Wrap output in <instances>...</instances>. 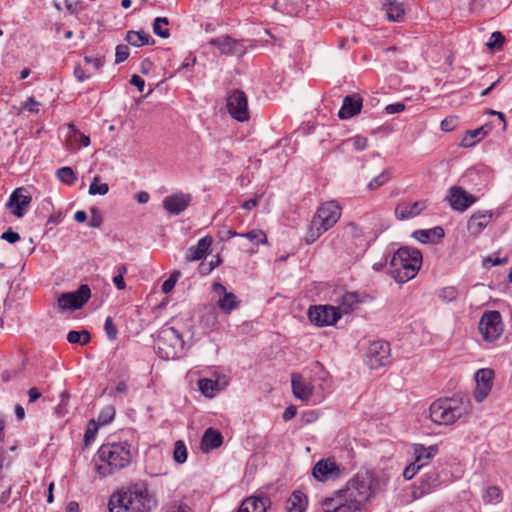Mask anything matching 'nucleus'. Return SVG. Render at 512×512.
<instances>
[{"label": "nucleus", "mask_w": 512, "mask_h": 512, "mask_svg": "<svg viewBox=\"0 0 512 512\" xmlns=\"http://www.w3.org/2000/svg\"><path fill=\"white\" fill-rule=\"evenodd\" d=\"M184 344L183 334L168 322L158 331L156 347L161 358L167 360L178 358L183 352Z\"/></svg>", "instance_id": "0eeeda50"}, {"label": "nucleus", "mask_w": 512, "mask_h": 512, "mask_svg": "<svg viewBox=\"0 0 512 512\" xmlns=\"http://www.w3.org/2000/svg\"><path fill=\"white\" fill-rule=\"evenodd\" d=\"M427 207L426 200L415 202L402 201L395 208V216L398 220H407L418 216Z\"/></svg>", "instance_id": "a211bd4d"}, {"label": "nucleus", "mask_w": 512, "mask_h": 512, "mask_svg": "<svg viewBox=\"0 0 512 512\" xmlns=\"http://www.w3.org/2000/svg\"><path fill=\"white\" fill-rule=\"evenodd\" d=\"M74 76L79 82H84L85 80L91 77L90 75L85 73L84 69L80 65L75 66Z\"/></svg>", "instance_id": "0e129e2a"}, {"label": "nucleus", "mask_w": 512, "mask_h": 512, "mask_svg": "<svg viewBox=\"0 0 512 512\" xmlns=\"http://www.w3.org/2000/svg\"><path fill=\"white\" fill-rule=\"evenodd\" d=\"M229 382V376H222L217 380L201 378L198 380V388L204 397L211 399L223 391L228 386Z\"/></svg>", "instance_id": "f3484780"}, {"label": "nucleus", "mask_w": 512, "mask_h": 512, "mask_svg": "<svg viewBox=\"0 0 512 512\" xmlns=\"http://www.w3.org/2000/svg\"><path fill=\"white\" fill-rule=\"evenodd\" d=\"M382 9L391 22H401L406 13L405 4L398 0H384Z\"/></svg>", "instance_id": "393cba45"}, {"label": "nucleus", "mask_w": 512, "mask_h": 512, "mask_svg": "<svg viewBox=\"0 0 512 512\" xmlns=\"http://www.w3.org/2000/svg\"><path fill=\"white\" fill-rule=\"evenodd\" d=\"M347 142H351L352 146L357 151H363L367 148L368 139L361 135H356L347 140Z\"/></svg>", "instance_id": "8fccbe9b"}, {"label": "nucleus", "mask_w": 512, "mask_h": 512, "mask_svg": "<svg viewBox=\"0 0 512 512\" xmlns=\"http://www.w3.org/2000/svg\"><path fill=\"white\" fill-rule=\"evenodd\" d=\"M98 425L95 420H90L87 426V429L84 434V442L88 445L91 441L94 440L96 433L98 431Z\"/></svg>", "instance_id": "a18cd8bd"}, {"label": "nucleus", "mask_w": 512, "mask_h": 512, "mask_svg": "<svg viewBox=\"0 0 512 512\" xmlns=\"http://www.w3.org/2000/svg\"><path fill=\"white\" fill-rule=\"evenodd\" d=\"M222 443V434L214 428H208L203 434L201 447L204 450L216 449L220 447Z\"/></svg>", "instance_id": "2f4dec72"}, {"label": "nucleus", "mask_w": 512, "mask_h": 512, "mask_svg": "<svg viewBox=\"0 0 512 512\" xmlns=\"http://www.w3.org/2000/svg\"><path fill=\"white\" fill-rule=\"evenodd\" d=\"M130 55L129 48L127 45L120 44L116 47L115 52V63L119 64L125 61Z\"/></svg>", "instance_id": "3c124183"}, {"label": "nucleus", "mask_w": 512, "mask_h": 512, "mask_svg": "<svg viewBox=\"0 0 512 512\" xmlns=\"http://www.w3.org/2000/svg\"><path fill=\"white\" fill-rule=\"evenodd\" d=\"M249 509V512H266V506L263 499L258 497H248L242 501Z\"/></svg>", "instance_id": "a19ab883"}, {"label": "nucleus", "mask_w": 512, "mask_h": 512, "mask_svg": "<svg viewBox=\"0 0 512 512\" xmlns=\"http://www.w3.org/2000/svg\"><path fill=\"white\" fill-rule=\"evenodd\" d=\"M226 106L231 117L239 122L248 121V99L242 90L234 89L228 92Z\"/></svg>", "instance_id": "9d476101"}, {"label": "nucleus", "mask_w": 512, "mask_h": 512, "mask_svg": "<svg viewBox=\"0 0 512 512\" xmlns=\"http://www.w3.org/2000/svg\"><path fill=\"white\" fill-rule=\"evenodd\" d=\"M486 495L489 501L498 502L501 499V489L496 485L489 486L486 490Z\"/></svg>", "instance_id": "864d4df0"}, {"label": "nucleus", "mask_w": 512, "mask_h": 512, "mask_svg": "<svg viewBox=\"0 0 512 512\" xmlns=\"http://www.w3.org/2000/svg\"><path fill=\"white\" fill-rule=\"evenodd\" d=\"M90 297L89 286L82 284L76 291L61 294L58 298V306L62 310L80 309Z\"/></svg>", "instance_id": "9b49d317"}, {"label": "nucleus", "mask_w": 512, "mask_h": 512, "mask_svg": "<svg viewBox=\"0 0 512 512\" xmlns=\"http://www.w3.org/2000/svg\"><path fill=\"white\" fill-rule=\"evenodd\" d=\"M38 106L39 102L36 101L34 98L30 97L26 100L24 104V108L30 112H38Z\"/></svg>", "instance_id": "338daca9"}, {"label": "nucleus", "mask_w": 512, "mask_h": 512, "mask_svg": "<svg viewBox=\"0 0 512 512\" xmlns=\"http://www.w3.org/2000/svg\"><path fill=\"white\" fill-rule=\"evenodd\" d=\"M66 9L72 14H78L82 10L81 0H65Z\"/></svg>", "instance_id": "5fc2aeb1"}, {"label": "nucleus", "mask_w": 512, "mask_h": 512, "mask_svg": "<svg viewBox=\"0 0 512 512\" xmlns=\"http://www.w3.org/2000/svg\"><path fill=\"white\" fill-rule=\"evenodd\" d=\"M56 177L60 182L65 183L69 186H72L77 180L76 173L71 167L68 166L57 169Z\"/></svg>", "instance_id": "c9c22d12"}, {"label": "nucleus", "mask_w": 512, "mask_h": 512, "mask_svg": "<svg viewBox=\"0 0 512 512\" xmlns=\"http://www.w3.org/2000/svg\"><path fill=\"white\" fill-rule=\"evenodd\" d=\"M91 339L90 332L88 330H71L67 334V340L71 344L86 345Z\"/></svg>", "instance_id": "f704fd0d"}, {"label": "nucleus", "mask_w": 512, "mask_h": 512, "mask_svg": "<svg viewBox=\"0 0 512 512\" xmlns=\"http://www.w3.org/2000/svg\"><path fill=\"white\" fill-rule=\"evenodd\" d=\"M181 273L179 271H174L167 280H165L162 284V292L167 294L172 291L174 288L178 278L180 277Z\"/></svg>", "instance_id": "49530a36"}, {"label": "nucleus", "mask_w": 512, "mask_h": 512, "mask_svg": "<svg viewBox=\"0 0 512 512\" xmlns=\"http://www.w3.org/2000/svg\"><path fill=\"white\" fill-rule=\"evenodd\" d=\"M31 203V196L24 194L22 188H17L11 194L8 207L11 209L13 215L21 218L26 213L27 208Z\"/></svg>", "instance_id": "aec40b11"}, {"label": "nucleus", "mask_w": 512, "mask_h": 512, "mask_svg": "<svg viewBox=\"0 0 512 512\" xmlns=\"http://www.w3.org/2000/svg\"><path fill=\"white\" fill-rule=\"evenodd\" d=\"M494 372L491 369H479L475 374L476 389L474 398L477 402H482L490 393L493 384Z\"/></svg>", "instance_id": "dca6fc26"}, {"label": "nucleus", "mask_w": 512, "mask_h": 512, "mask_svg": "<svg viewBox=\"0 0 512 512\" xmlns=\"http://www.w3.org/2000/svg\"><path fill=\"white\" fill-rule=\"evenodd\" d=\"M340 492L346 512H368V502L373 493L371 474L368 471L357 473Z\"/></svg>", "instance_id": "7ed1b4c3"}, {"label": "nucleus", "mask_w": 512, "mask_h": 512, "mask_svg": "<svg viewBox=\"0 0 512 512\" xmlns=\"http://www.w3.org/2000/svg\"><path fill=\"white\" fill-rule=\"evenodd\" d=\"M404 109H405V105L400 102L389 104L385 108V110L388 114L400 113V112L404 111Z\"/></svg>", "instance_id": "e2e57ef3"}, {"label": "nucleus", "mask_w": 512, "mask_h": 512, "mask_svg": "<svg viewBox=\"0 0 512 512\" xmlns=\"http://www.w3.org/2000/svg\"><path fill=\"white\" fill-rule=\"evenodd\" d=\"M97 456L101 463H95L94 470L101 477H107L130 464L131 445L127 441L107 442L99 447Z\"/></svg>", "instance_id": "f03ea898"}, {"label": "nucleus", "mask_w": 512, "mask_h": 512, "mask_svg": "<svg viewBox=\"0 0 512 512\" xmlns=\"http://www.w3.org/2000/svg\"><path fill=\"white\" fill-rule=\"evenodd\" d=\"M90 212H91V217H90V221H89V226L93 227V228H99L103 222L101 213L99 212V210L97 208H94V207L90 209Z\"/></svg>", "instance_id": "603ef678"}, {"label": "nucleus", "mask_w": 512, "mask_h": 512, "mask_svg": "<svg viewBox=\"0 0 512 512\" xmlns=\"http://www.w3.org/2000/svg\"><path fill=\"white\" fill-rule=\"evenodd\" d=\"M125 41L134 47L154 44V39L144 31L130 30L126 33Z\"/></svg>", "instance_id": "72a5a7b5"}, {"label": "nucleus", "mask_w": 512, "mask_h": 512, "mask_svg": "<svg viewBox=\"0 0 512 512\" xmlns=\"http://www.w3.org/2000/svg\"><path fill=\"white\" fill-rule=\"evenodd\" d=\"M470 412L469 399L460 396L439 398L429 407V417L437 425H452Z\"/></svg>", "instance_id": "20e7f679"}, {"label": "nucleus", "mask_w": 512, "mask_h": 512, "mask_svg": "<svg viewBox=\"0 0 512 512\" xmlns=\"http://www.w3.org/2000/svg\"><path fill=\"white\" fill-rule=\"evenodd\" d=\"M478 330L487 342L496 341L503 333V322H478Z\"/></svg>", "instance_id": "bb28decb"}, {"label": "nucleus", "mask_w": 512, "mask_h": 512, "mask_svg": "<svg viewBox=\"0 0 512 512\" xmlns=\"http://www.w3.org/2000/svg\"><path fill=\"white\" fill-rule=\"evenodd\" d=\"M162 512H193L181 494L173 495L163 504Z\"/></svg>", "instance_id": "7c9ffc66"}, {"label": "nucleus", "mask_w": 512, "mask_h": 512, "mask_svg": "<svg viewBox=\"0 0 512 512\" xmlns=\"http://www.w3.org/2000/svg\"><path fill=\"white\" fill-rule=\"evenodd\" d=\"M420 470L419 466H417L414 462L410 463L405 467L403 471V477L406 480H411Z\"/></svg>", "instance_id": "4d7b16f0"}, {"label": "nucleus", "mask_w": 512, "mask_h": 512, "mask_svg": "<svg viewBox=\"0 0 512 512\" xmlns=\"http://www.w3.org/2000/svg\"><path fill=\"white\" fill-rule=\"evenodd\" d=\"M442 483L440 474L437 470L431 469L421 476L419 484L412 490V497L419 499L427 494L434 492Z\"/></svg>", "instance_id": "ddd939ff"}, {"label": "nucleus", "mask_w": 512, "mask_h": 512, "mask_svg": "<svg viewBox=\"0 0 512 512\" xmlns=\"http://www.w3.org/2000/svg\"><path fill=\"white\" fill-rule=\"evenodd\" d=\"M432 230H416L413 233L415 239L421 243H427L430 240Z\"/></svg>", "instance_id": "052dcab7"}, {"label": "nucleus", "mask_w": 512, "mask_h": 512, "mask_svg": "<svg viewBox=\"0 0 512 512\" xmlns=\"http://www.w3.org/2000/svg\"><path fill=\"white\" fill-rule=\"evenodd\" d=\"M191 200L190 194L179 192L165 197L163 207L168 213L178 215L190 205Z\"/></svg>", "instance_id": "6ab92c4d"}, {"label": "nucleus", "mask_w": 512, "mask_h": 512, "mask_svg": "<svg viewBox=\"0 0 512 512\" xmlns=\"http://www.w3.org/2000/svg\"><path fill=\"white\" fill-rule=\"evenodd\" d=\"M343 471L344 468L338 465L334 458H326L319 460L314 465L312 475L316 480L326 482L340 478Z\"/></svg>", "instance_id": "f8f14e48"}, {"label": "nucleus", "mask_w": 512, "mask_h": 512, "mask_svg": "<svg viewBox=\"0 0 512 512\" xmlns=\"http://www.w3.org/2000/svg\"><path fill=\"white\" fill-rule=\"evenodd\" d=\"M130 83L138 88L140 92H143L145 81L139 75H133L131 77Z\"/></svg>", "instance_id": "774afa93"}, {"label": "nucleus", "mask_w": 512, "mask_h": 512, "mask_svg": "<svg viewBox=\"0 0 512 512\" xmlns=\"http://www.w3.org/2000/svg\"><path fill=\"white\" fill-rule=\"evenodd\" d=\"M456 122L455 117H446L441 121V129L445 132H450L455 129Z\"/></svg>", "instance_id": "bf43d9fd"}, {"label": "nucleus", "mask_w": 512, "mask_h": 512, "mask_svg": "<svg viewBox=\"0 0 512 512\" xmlns=\"http://www.w3.org/2000/svg\"><path fill=\"white\" fill-rule=\"evenodd\" d=\"M104 330L110 340H115L117 338L118 329L114 322H105Z\"/></svg>", "instance_id": "13d9d810"}, {"label": "nucleus", "mask_w": 512, "mask_h": 512, "mask_svg": "<svg viewBox=\"0 0 512 512\" xmlns=\"http://www.w3.org/2000/svg\"><path fill=\"white\" fill-rule=\"evenodd\" d=\"M364 362L370 369H378L388 365L391 362L389 342L384 340L371 342L366 350Z\"/></svg>", "instance_id": "1a4fd4ad"}, {"label": "nucleus", "mask_w": 512, "mask_h": 512, "mask_svg": "<svg viewBox=\"0 0 512 512\" xmlns=\"http://www.w3.org/2000/svg\"><path fill=\"white\" fill-rule=\"evenodd\" d=\"M168 24L169 20L166 17L155 18L153 22V32L161 38H168L170 36L169 29L163 27Z\"/></svg>", "instance_id": "4c0bfd02"}, {"label": "nucleus", "mask_w": 512, "mask_h": 512, "mask_svg": "<svg viewBox=\"0 0 512 512\" xmlns=\"http://www.w3.org/2000/svg\"><path fill=\"white\" fill-rule=\"evenodd\" d=\"M156 506L147 483L141 481L113 492L109 498V512H151Z\"/></svg>", "instance_id": "f257e3e1"}, {"label": "nucleus", "mask_w": 512, "mask_h": 512, "mask_svg": "<svg viewBox=\"0 0 512 512\" xmlns=\"http://www.w3.org/2000/svg\"><path fill=\"white\" fill-rule=\"evenodd\" d=\"M213 239L211 236H204L201 238L196 246H192L188 250V254L186 255L187 261L193 262L202 259L207 253Z\"/></svg>", "instance_id": "cd10ccee"}, {"label": "nucleus", "mask_w": 512, "mask_h": 512, "mask_svg": "<svg viewBox=\"0 0 512 512\" xmlns=\"http://www.w3.org/2000/svg\"><path fill=\"white\" fill-rule=\"evenodd\" d=\"M209 45L217 47L221 54L227 56L241 57L246 53L243 40H236L228 35L211 39Z\"/></svg>", "instance_id": "4468645a"}, {"label": "nucleus", "mask_w": 512, "mask_h": 512, "mask_svg": "<svg viewBox=\"0 0 512 512\" xmlns=\"http://www.w3.org/2000/svg\"><path fill=\"white\" fill-rule=\"evenodd\" d=\"M308 499L304 492L295 490L286 501L287 512H305Z\"/></svg>", "instance_id": "c85d7f7f"}, {"label": "nucleus", "mask_w": 512, "mask_h": 512, "mask_svg": "<svg viewBox=\"0 0 512 512\" xmlns=\"http://www.w3.org/2000/svg\"><path fill=\"white\" fill-rule=\"evenodd\" d=\"M115 407L112 405L105 406L99 413L96 423L99 425L110 424L115 417Z\"/></svg>", "instance_id": "ea45409f"}, {"label": "nucleus", "mask_w": 512, "mask_h": 512, "mask_svg": "<svg viewBox=\"0 0 512 512\" xmlns=\"http://www.w3.org/2000/svg\"><path fill=\"white\" fill-rule=\"evenodd\" d=\"M84 62L91 65L95 70H99L104 65L103 57L85 56Z\"/></svg>", "instance_id": "6e6d98bb"}, {"label": "nucleus", "mask_w": 512, "mask_h": 512, "mask_svg": "<svg viewBox=\"0 0 512 512\" xmlns=\"http://www.w3.org/2000/svg\"><path fill=\"white\" fill-rule=\"evenodd\" d=\"M173 457L174 460L180 464L187 460V448L183 441L178 440L175 442Z\"/></svg>", "instance_id": "37998d69"}, {"label": "nucleus", "mask_w": 512, "mask_h": 512, "mask_svg": "<svg viewBox=\"0 0 512 512\" xmlns=\"http://www.w3.org/2000/svg\"><path fill=\"white\" fill-rule=\"evenodd\" d=\"M504 42V35L499 31H495L491 34L490 40L487 43V47L490 50H501Z\"/></svg>", "instance_id": "c03bdc74"}, {"label": "nucleus", "mask_w": 512, "mask_h": 512, "mask_svg": "<svg viewBox=\"0 0 512 512\" xmlns=\"http://www.w3.org/2000/svg\"><path fill=\"white\" fill-rule=\"evenodd\" d=\"M342 208L337 201L322 203L307 226L304 242L311 245L326 231L333 228L341 217Z\"/></svg>", "instance_id": "39448f33"}, {"label": "nucleus", "mask_w": 512, "mask_h": 512, "mask_svg": "<svg viewBox=\"0 0 512 512\" xmlns=\"http://www.w3.org/2000/svg\"><path fill=\"white\" fill-rule=\"evenodd\" d=\"M422 265V254L416 248H399L390 261V269L393 278L398 283H406L413 279Z\"/></svg>", "instance_id": "423d86ee"}, {"label": "nucleus", "mask_w": 512, "mask_h": 512, "mask_svg": "<svg viewBox=\"0 0 512 512\" xmlns=\"http://www.w3.org/2000/svg\"><path fill=\"white\" fill-rule=\"evenodd\" d=\"M453 210L464 212L476 202V198L459 186L449 189L446 197Z\"/></svg>", "instance_id": "2eb2a0df"}, {"label": "nucleus", "mask_w": 512, "mask_h": 512, "mask_svg": "<svg viewBox=\"0 0 512 512\" xmlns=\"http://www.w3.org/2000/svg\"><path fill=\"white\" fill-rule=\"evenodd\" d=\"M414 463L421 469L427 465L439 452L438 445H430L426 447L423 444L416 443L413 445Z\"/></svg>", "instance_id": "412c9836"}, {"label": "nucleus", "mask_w": 512, "mask_h": 512, "mask_svg": "<svg viewBox=\"0 0 512 512\" xmlns=\"http://www.w3.org/2000/svg\"><path fill=\"white\" fill-rule=\"evenodd\" d=\"M323 512H346L345 504L340 490L330 497H325L320 502Z\"/></svg>", "instance_id": "c756f323"}, {"label": "nucleus", "mask_w": 512, "mask_h": 512, "mask_svg": "<svg viewBox=\"0 0 512 512\" xmlns=\"http://www.w3.org/2000/svg\"><path fill=\"white\" fill-rule=\"evenodd\" d=\"M239 236L248 239L250 242L256 244L257 246L260 244H265L267 242L266 234L259 229H253L246 233H241Z\"/></svg>", "instance_id": "58836bf2"}, {"label": "nucleus", "mask_w": 512, "mask_h": 512, "mask_svg": "<svg viewBox=\"0 0 512 512\" xmlns=\"http://www.w3.org/2000/svg\"><path fill=\"white\" fill-rule=\"evenodd\" d=\"M109 191V186L106 183H100L99 176L93 178L92 183L89 186L90 195H105Z\"/></svg>", "instance_id": "79ce46f5"}, {"label": "nucleus", "mask_w": 512, "mask_h": 512, "mask_svg": "<svg viewBox=\"0 0 512 512\" xmlns=\"http://www.w3.org/2000/svg\"><path fill=\"white\" fill-rule=\"evenodd\" d=\"M346 233L354 239L364 236L363 229L355 222H349L345 227Z\"/></svg>", "instance_id": "09e8293b"}, {"label": "nucleus", "mask_w": 512, "mask_h": 512, "mask_svg": "<svg viewBox=\"0 0 512 512\" xmlns=\"http://www.w3.org/2000/svg\"><path fill=\"white\" fill-rule=\"evenodd\" d=\"M1 238L13 244L20 239V235L17 232H14L11 229H9L2 234Z\"/></svg>", "instance_id": "680f3d73"}, {"label": "nucleus", "mask_w": 512, "mask_h": 512, "mask_svg": "<svg viewBox=\"0 0 512 512\" xmlns=\"http://www.w3.org/2000/svg\"><path fill=\"white\" fill-rule=\"evenodd\" d=\"M291 384L293 395L296 398L306 402L309 401L313 392V386L307 382L301 374L293 373L291 376Z\"/></svg>", "instance_id": "4be33fe9"}, {"label": "nucleus", "mask_w": 512, "mask_h": 512, "mask_svg": "<svg viewBox=\"0 0 512 512\" xmlns=\"http://www.w3.org/2000/svg\"><path fill=\"white\" fill-rule=\"evenodd\" d=\"M362 98L359 95H347L343 99L342 106L338 112L340 119H349L358 113L362 108Z\"/></svg>", "instance_id": "5701e85b"}, {"label": "nucleus", "mask_w": 512, "mask_h": 512, "mask_svg": "<svg viewBox=\"0 0 512 512\" xmlns=\"http://www.w3.org/2000/svg\"><path fill=\"white\" fill-rule=\"evenodd\" d=\"M457 296L458 291L454 286L444 287L439 294V297L447 302L454 301L457 298Z\"/></svg>", "instance_id": "de8ad7c7"}, {"label": "nucleus", "mask_w": 512, "mask_h": 512, "mask_svg": "<svg viewBox=\"0 0 512 512\" xmlns=\"http://www.w3.org/2000/svg\"><path fill=\"white\" fill-rule=\"evenodd\" d=\"M391 178V172L389 169L384 170L379 175L375 176L370 182L367 184V188L371 191H374L384 184H386Z\"/></svg>", "instance_id": "e433bc0d"}, {"label": "nucleus", "mask_w": 512, "mask_h": 512, "mask_svg": "<svg viewBox=\"0 0 512 512\" xmlns=\"http://www.w3.org/2000/svg\"><path fill=\"white\" fill-rule=\"evenodd\" d=\"M215 292H224V296L219 300V307L226 313L231 312L238 306L237 297L233 293H227L225 287L220 283L214 284Z\"/></svg>", "instance_id": "473e14b6"}, {"label": "nucleus", "mask_w": 512, "mask_h": 512, "mask_svg": "<svg viewBox=\"0 0 512 512\" xmlns=\"http://www.w3.org/2000/svg\"><path fill=\"white\" fill-rule=\"evenodd\" d=\"M491 129V124H484L477 129L466 131V133L461 138L460 146L468 148L476 145L480 140L489 134Z\"/></svg>", "instance_id": "a878e982"}, {"label": "nucleus", "mask_w": 512, "mask_h": 512, "mask_svg": "<svg viewBox=\"0 0 512 512\" xmlns=\"http://www.w3.org/2000/svg\"><path fill=\"white\" fill-rule=\"evenodd\" d=\"M493 214L491 212H476L467 223V229L472 235H479L491 222Z\"/></svg>", "instance_id": "b1692460"}, {"label": "nucleus", "mask_w": 512, "mask_h": 512, "mask_svg": "<svg viewBox=\"0 0 512 512\" xmlns=\"http://www.w3.org/2000/svg\"><path fill=\"white\" fill-rule=\"evenodd\" d=\"M500 319H501V314L499 311H496V310L485 311L480 318V320H500Z\"/></svg>", "instance_id": "69168bd1"}, {"label": "nucleus", "mask_w": 512, "mask_h": 512, "mask_svg": "<svg viewBox=\"0 0 512 512\" xmlns=\"http://www.w3.org/2000/svg\"><path fill=\"white\" fill-rule=\"evenodd\" d=\"M358 304V297L355 293H346L339 306H310L307 312L308 320H340L343 315L353 311Z\"/></svg>", "instance_id": "6e6552de"}]
</instances>
